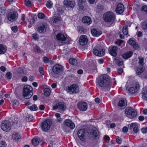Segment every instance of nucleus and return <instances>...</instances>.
Masks as SVG:
<instances>
[{
  "label": "nucleus",
  "mask_w": 147,
  "mask_h": 147,
  "mask_svg": "<svg viewBox=\"0 0 147 147\" xmlns=\"http://www.w3.org/2000/svg\"><path fill=\"white\" fill-rule=\"evenodd\" d=\"M98 85V88L102 91L109 90L111 86L109 77L105 74L101 75L100 77Z\"/></svg>",
  "instance_id": "f257e3e1"
},
{
  "label": "nucleus",
  "mask_w": 147,
  "mask_h": 147,
  "mask_svg": "<svg viewBox=\"0 0 147 147\" xmlns=\"http://www.w3.org/2000/svg\"><path fill=\"white\" fill-rule=\"evenodd\" d=\"M33 94L32 88L29 85L24 86L23 91V96L25 99H29L30 98Z\"/></svg>",
  "instance_id": "f03ea898"
},
{
  "label": "nucleus",
  "mask_w": 147,
  "mask_h": 147,
  "mask_svg": "<svg viewBox=\"0 0 147 147\" xmlns=\"http://www.w3.org/2000/svg\"><path fill=\"white\" fill-rule=\"evenodd\" d=\"M79 88L78 85L74 84L66 88L67 91L70 94H75L79 91Z\"/></svg>",
  "instance_id": "7ed1b4c3"
},
{
  "label": "nucleus",
  "mask_w": 147,
  "mask_h": 147,
  "mask_svg": "<svg viewBox=\"0 0 147 147\" xmlns=\"http://www.w3.org/2000/svg\"><path fill=\"white\" fill-rule=\"evenodd\" d=\"M54 35L56 36V39L60 43H64L66 40L67 37L66 35H64L61 33H57V31H55Z\"/></svg>",
  "instance_id": "20e7f679"
},
{
  "label": "nucleus",
  "mask_w": 147,
  "mask_h": 147,
  "mask_svg": "<svg viewBox=\"0 0 147 147\" xmlns=\"http://www.w3.org/2000/svg\"><path fill=\"white\" fill-rule=\"evenodd\" d=\"M52 124V121L50 119H48L44 122L41 125V127L43 131H47L50 128Z\"/></svg>",
  "instance_id": "39448f33"
},
{
  "label": "nucleus",
  "mask_w": 147,
  "mask_h": 147,
  "mask_svg": "<svg viewBox=\"0 0 147 147\" xmlns=\"http://www.w3.org/2000/svg\"><path fill=\"white\" fill-rule=\"evenodd\" d=\"M11 125L10 123L7 121H5L2 122L1 124L2 129L4 131H7L11 129Z\"/></svg>",
  "instance_id": "423d86ee"
},
{
  "label": "nucleus",
  "mask_w": 147,
  "mask_h": 147,
  "mask_svg": "<svg viewBox=\"0 0 147 147\" xmlns=\"http://www.w3.org/2000/svg\"><path fill=\"white\" fill-rule=\"evenodd\" d=\"M63 67L60 65L56 64L53 67L52 70L55 74H59L63 70Z\"/></svg>",
  "instance_id": "0eeeda50"
},
{
  "label": "nucleus",
  "mask_w": 147,
  "mask_h": 147,
  "mask_svg": "<svg viewBox=\"0 0 147 147\" xmlns=\"http://www.w3.org/2000/svg\"><path fill=\"white\" fill-rule=\"evenodd\" d=\"M125 113L128 115H131L133 117H134L137 115V112L130 107H127L125 109Z\"/></svg>",
  "instance_id": "6e6552de"
},
{
  "label": "nucleus",
  "mask_w": 147,
  "mask_h": 147,
  "mask_svg": "<svg viewBox=\"0 0 147 147\" xmlns=\"http://www.w3.org/2000/svg\"><path fill=\"white\" fill-rule=\"evenodd\" d=\"M53 108L54 110L58 109L61 111H63L66 109V106L65 104L63 102H59L53 106Z\"/></svg>",
  "instance_id": "1a4fd4ad"
},
{
  "label": "nucleus",
  "mask_w": 147,
  "mask_h": 147,
  "mask_svg": "<svg viewBox=\"0 0 147 147\" xmlns=\"http://www.w3.org/2000/svg\"><path fill=\"white\" fill-rule=\"evenodd\" d=\"M118 48L115 46L110 47L108 49L109 53L113 57H116L117 55Z\"/></svg>",
  "instance_id": "9d476101"
},
{
  "label": "nucleus",
  "mask_w": 147,
  "mask_h": 147,
  "mask_svg": "<svg viewBox=\"0 0 147 147\" xmlns=\"http://www.w3.org/2000/svg\"><path fill=\"white\" fill-rule=\"evenodd\" d=\"M93 51L95 55L99 57L103 56L105 53V50L103 49H100L99 50L94 49Z\"/></svg>",
  "instance_id": "9b49d317"
},
{
  "label": "nucleus",
  "mask_w": 147,
  "mask_h": 147,
  "mask_svg": "<svg viewBox=\"0 0 147 147\" xmlns=\"http://www.w3.org/2000/svg\"><path fill=\"white\" fill-rule=\"evenodd\" d=\"M78 108L82 111L86 110L88 108V106L86 102H81L78 104Z\"/></svg>",
  "instance_id": "f8f14e48"
},
{
  "label": "nucleus",
  "mask_w": 147,
  "mask_h": 147,
  "mask_svg": "<svg viewBox=\"0 0 147 147\" xmlns=\"http://www.w3.org/2000/svg\"><path fill=\"white\" fill-rule=\"evenodd\" d=\"M85 131L83 129L79 130L78 132V135L79 138L82 141L84 140Z\"/></svg>",
  "instance_id": "ddd939ff"
},
{
  "label": "nucleus",
  "mask_w": 147,
  "mask_h": 147,
  "mask_svg": "<svg viewBox=\"0 0 147 147\" xmlns=\"http://www.w3.org/2000/svg\"><path fill=\"white\" fill-rule=\"evenodd\" d=\"M63 3L64 5L66 7H70L71 8H73L75 4L74 1L69 0H64Z\"/></svg>",
  "instance_id": "4468645a"
},
{
  "label": "nucleus",
  "mask_w": 147,
  "mask_h": 147,
  "mask_svg": "<svg viewBox=\"0 0 147 147\" xmlns=\"http://www.w3.org/2000/svg\"><path fill=\"white\" fill-rule=\"evenodd\" d=\"M140 86L138 82L135 83V88L131 87L127 89L128 91L131 93L133 94L136 92L139 89Z\"/></svg>",
  "instance_id": "2eb2a0df"
},
{
  "label": "nucleus",
  "mask_w": 147,
  "mask_h": 147,
  "mask_svg": "<svg viewBox=\"0 0 147 147\" xmlns=\"http://www.w3.org/2000/svg\"><path fill=\"white\" fill-rule=\"evenodd\" d=\"M63 123L64 125L70 127L71 129H73L75 127L74 124L70 119H66L64 121Z\"/></svg>",
  "instance_id": "dca6fc26"
},
{
  "label": "nucleus",
  "mask_w": 147,
  "mask_h": 147,
  "mask_svg": "<svg viewBox=\"0 0 147 147\" xmlns=\"http://www.w3.org/2000/svg\"><path fill=\"white\" fill-rule=\"evenodd\" d=\"M124 10V7L123 5L121 3H119L117 5L116 11L117 13L120 14L123 13Z\"/></svg>",
  "instance_id": "f3484780"
},
{
  "label": "nucleus",
  "mask_w": 147,
  "mask_h": 147,
  "mask_svg": "<svg viewBox=\"0 0 147 147\" xmlns=\"http://www.w3.org/2000/svg\"><path fill=\"white\" fill-rule=\"evenodd\" d=\"M88 42L87 37L86 36H81L80 38L79 42L80 44L82 45H84L86 44Z\"/></svg>",
  "instance_id": "a211bd4d"
},
{
  "label": "nucleus",
  "mask_w": 147,
  "mask_h": 147,
  "mask_svg": "<svg viewBox=\"0 0 147 147\" xmlns=\"http://www.w3.org/2000/svg\"><path fill=\"white\" fill-rule=\"evenodd\" d=\"M115 15L112 12H107L105 13L103 16V18H115Z\"/></svg>",
  "instance_id": "6ab92c4d"
},
{
  "label": "nucleus",
  "mask_w": 147,
  "mask_h": 147,
  "mask_svg": "<svg viewBox=\"0 0 147 147\" xmlns=\"http://www.w3.org/2000/svg\"><path fill=\"white\" fill-rule=\"evenodd\" d=\"M47 27V25L46 24H42L38 27L37 30L40 33H43L46 32Z\"/></svg>",
  "instance_id": "aec40b11"
},
{
  "label": "nucleus",
  "mask_w": 147,
  "mask_h": 147,
  "mask_svg": "<svg viewBox=\"0 0 147 147\" xmlns=\"http://www.w3.org/2000/svg\"><path fill=\"white\" fill-rule=\"evenodd\" d=\"M129 128L130 129H133L135 133H137L139 129L138 125L135 123H131L130 125Z\"/></svg>",
  "instance_id": "412c9836"
},
{
  "label": "nucleus",
  "mask_w": 147,
  "mask_h": 147,
  "mask_svg": "<svg viewBox=\"0 0 147 147\" xmlns=\"http://www.w3.org/2000/svg\"><path fill=\"white\" fill-rule=\"evenodd\" d=\"M126 106V101L124 100H120L118 104V108L120 109H124Z\"/></svg>",
  "instance_id": "4be33fe9"
},
{
  "label": "nucleus",
  "mask_w": 147,
  "mask_h": 147,
  "mask_svg": "<svg viewBox=\"0 0 147 147\" xmlns=\"http://www.w3.org/2000/svg\"><path fill=\"white\" fill-rule=\"evenodd\" d=\"M144 70V68L143 66L140 65L136 68L135 71L136 74L139 75L143 72Z\"/></svg>",
  "instance_id": "5701e85b"
},
{
  "label": "nucleus",
  "mask_w": 147,
  "mask_h": 147,
  "mask_svg": "<svg viewBox=\"0 0 147 147\" xmlns=\"http://www.w3.org/2000/svg\"><path fill=\"white\" fill-rule=\"evenodd\" d=\"M18 13L15 12H11L8 13L7 17L8 18H16L18 17Z\"/></svg>",
  "instance_id": "b1692460"
},
{
  "label": "nucleus",
  "mask_w": 147,
  "mask_h": 147,
  "mask_svg": "<svg viewBox=\"0 0 147 147\" xmlns=\"http://www.w3.org/2000/svg\"><path fill=\"white\" fill-rule=\"evenodd\" d=\"M142 94L143 99L146 100L147 99V86L143 88Z\"/></svg>",
  "instance_id": "393cba45"
},
{
  "label": "nucleus",
  "mask_w": 147,
  "mask_h": 147,
  "mask_svg": "<svg viewBox=\"0 0 147 147\" xmlns=\"http://www.w3.org/2000/svg\"><path fill=\"white\" fill-rule=\"evenodd\" d=\"M91 33L93 36H99L101 34L100 31L97 30L95 28H93L91 30Z\"/></svg>",
  "instance_id": "a878e982"
},
{
  "label": "nucleus",
  "mask_w": 147,
  "mask_h": 147,
  "mask_svg": "<svg viewBox=\"0 0 147 147\" xmlns=\"http://www.w3.org/2000/svg\"><path fill=\"white\" fill-rule=\"evenodd\" d=\"M133 54V53L131 51L128 52L126 53L123 54L122 57L124 59H127L131 57Z\"/></svg>",
  "instance_id": "bb28decb"
},
{
  "label": "nucleus",
  "mask_w": 147,
  "mask_h": 147,
  "mask_svg": "<svg viewBox=\"0 0 147 147\" xmlns=\"http://www.w3.org/2000/svg\"><path fill=\"white\" fill-rule=\"evenodd\" d=\"M128 43L132 45L134 48H139V45L136 44V42L135 41L132 40L131 39H130L128 41Z\"/></svg>",
  "instance_id": "cd10ccee"
},
{
  "label": "nucleus",
  "mask_w": 147,
  "mask_h": 147,
  "mask_svg": "<svg viewBox=\"0 0 147 147\" xmlns=\"http://www.w3.org/2000/svg\"><path fill=\"white\" fill-rule=\"evenodd\" d=\"M12 137L15 140L17 141L21 139L22 136L19 133H14L12 135Z\"/></svg>",
  "instance_id": "c85d7f7f"
},
{
  "label": "nucleus",
  "mask_w": 147,
  "mask_h": 147,
  "mask_svg": "<svg viewBox=\"0 0 147 147\" xmlns=\"http://www.w3.org/2000/svg\"><path fill=\"white\" fill-rule=\"evenodd\" d=\"M7 50V48L6 46H3L2 44H0V54H4Z\"/></svg>",
  "instance_id": "c756f323"
},
{
  "label": "nucleus",
  "mask_w": 147,
  "mask_h": 147,
  "mask_svg": "<svg viewBox=\"0 0 147 147\" xmlns=\"http://www.w3.org/2000/svg\"><path fill=\"white\" fill-rule=\"evenodd\" d=\"M90 134H92L94 137L95 138L98 137L99 135L98 131L96 128L93 129L90 132Z\"/></svg>",
  "instance_id": "7c9ffc66"
},
{
  "label": "nucleus",
  "mask_w": 147,
  "mask_h": 147,
  "mask_svg": "<svg viewBox=\"0 0 147 147\" xmlns=\"http://www.w3.org/2000/svg\"><path fill=\"white\" fill-rule=\"evenodd\" d=\"M40 139L37 138H35L32 140V145L34 146H36L39 143Z\"/></svg>",
  "instance_id": "2f4dec72"
},
{
  "label": "nucleus",
  "mask_w": 147,
  "mask_h": 147,
  "mask_svg": "<svg viewBox=\"0 0 147 147\" xmlns=\"http://www.w3.org/2000/svg\"><path fill=\"white\" fill-rule=\"evenodd\" d=\"M51 90L48 88H46L44 89V94L45 96H48L50 94Z\"/></svg>",
  "instance_id": "473e14b6"
},
{
  "label": "nucleus",
  "mask_w": 147,
  "mask_h": 147,
  "mask_svg": "<svg viewBox=\"0 0 147 147\" xmlns=\"http://www.w3.org/2000/svg\"><path fill=\"white\" fill-rule=\"evenodd\" d=\"M141 27L144 30L147 29V20L142 22L141 25Z\"/></svg>",
  "instance_id": "72a5a7b5"
},
{
  "label": "nucleus",
  "mask_w": 147,
  "mask_h": 147,
  "mask_svg": "<svg viewBox=\"0 0 147 147\" xmlns=\"http://www.w3.org/2000/svg\"><path fill=\"white\" fill-rule=\"evenodd\" d=\"M69 62L72 65H76L78 64L77 61L76 59L71 58L70 59Z\"/></svg>",
  "instance_id": "f704fd0d"
},
{
  "label": "nucleus",
  "mask_w": 147,
  "mask_h": 147,
  "mask_svg": "<svg viewBox=\"0 0 147 147\" xmlns=\"http://www.w3.org/2000/svg\"><path fill=\"white\" fill-rule=\"evenodd\" d=\"M82 21L84 24L89 25L92 23L91 19H82Z\"/></svg>",
  "instance_id": "c9c22d12"
},
{
  "label": "nucleus",
  "mask_w": 147,
  "mask_h": 147,
  "mask_svg": "<svg viewBox=\"0 0 147 147\" xmlns=\"http://www.w3.org/2000/svg\"><path fill=\"white\" fill-rule=\"evenodd\" d=\"M127 29L128 27L127 26H124L123 27L122 32L123 34L125 35H126L128 34Z\"/></svg>",
  "instance_id": "e433bc0d"
},
{
  "label": "nucleus",
  "mask_w": 147,
  "mask_h": 147,
  "mask_svg": "<svg viewBox=\"0 0 147 147\" xmlns=\"http://www.w3.org/2000/svg\"><path fill=\"white\" fill-rule=\"evenodd\" d=\"M115 19H103L104 21L111 24H113Z\"/></svg>",
  "instance_id": "4c0bfd02"
},
{
  "label": "nucleus",
  "mask_w": 147,
  "mask_h": 147,
  "mask_svg": "<svg viewBox=\"0 0 147 147\" xmlns=\"http://www.w3.org/2000/svg\"><path fill=\"white\" fill-rule=\"evenodd\" d=\"M28 107L31 111H36L38 109L37 107L35 105H33L30 107Z\"/></svg>",
  "instance_id": "58836bf2"
},
{
  "label": "nucleus",
  "mask_w": 147,
  "mask_h": 147,
  "mask_svg": "<svg viewBox=\"0 0 147 147\" xmlns=\"http://www.w3.org/2000/svg\"><path fill=\"white\" fill-rule=\"evenodd\" d=\"M138 59L139 61L138 63L140 65L143 66L144 64V59L143 58L141 57H138Z\"/></svg>",
  "instance_id": "ea45409f"
},
{
  "label": "nucleus",
  "mask_w": 147,
  "mask_h": 147,
  "mask_svg": "<svg viewBox=\"0 0 147 147\" xmlns=\"http://www.w3.org/2000/svg\"><path fill=\"white\" fill-rule=\"evenodd\" d=\"M46 5L48 8H51L52 6L53 3L51 1L49 0L47 1L46 4Z\"/></svg>",
  "instance_id": "a19ab883"
},
{
  "label": "nucleus",
  "mask_w": 147,
  "mask_h": 147,
  "mask_svg": "<svg viewBox=\"0 0 147 147\" xmlns=\"http://www.w3.org/2000/svg\"><path fill=\"white\" fill-rule=\"evenodd\" d=\"M140 10L142 11L145 12L147 14V5H144L142 6L140 8Z\"/></svg>",
  "instance_id": "79ce46f5"
},
{
  "label": "nucleus",
  "mask_w": 147,
  "mask_h": 147,
  "mask_svg": "<svg viewBox=\"0 0 147 147\" xmlns=\"http://www.w3.org/2000/svg\"><path fill=\"white\" fill-rule=\"evenodd\" d=\"M52 20L50 21L51 24L56 23L57 22L60 21L61 20L59 19H51Z\"/></svg>",
  "instance_id": "37998d69"
},
{
  "label": "nucleus",
  "mask_w": 147,
  "mask_h": 147,
  "mask_svg": "<svg viewBox=\"0 0 147 147\" xmlns=\"http://www.w3.org/2000/svg\"><path fill=\"white\" fill-rule=\"evenodd\" d=\"M25 5L28 7H30L31 5V3L29 0H25Z\"/></svg>",
  "instance_id": "c03bdc74"
},
{
  "label": "nucleus",
  "mask_w": 147,
  "mask_h": 147,
  "mask_svg": "<svg viewBox=\"0 0 147 147\" xmlns=\"http://www.w3.org/2000/svg\"><path fill=\"white\" fill-rule=\"evenodd\" d=\"M5 76L8 79H10L12 77L11 73L10 72H7Z\"/></svg>",
  "instance_id": "a18cd8bd"
},
{
  "label": "nucleus",
  "mask_w": 147,
  "mask_h": 147,
  "mask_svg": "<svg viewBox=\"0 0 147 147\" xmlns=\"http://www.w3.org/2000/svg\"><path fill=\"white\" fill-rule=\"evenodd\" d=\"M37 16L38 18H44L45 17V15L42 13H39Z\"/></svg>",
  "instance_id": "49530a36"
},
{
  "label": "nucleus",
  "mask_w": 147,
  "mask_h": 147,
  "mask_svg": "<svg viewBox=\"0 0 147 147\" xmlns=\"http://www.w3.org/2000/svg\"><path fill=\"white\" fill-rule=\"evenodd\" d=\"M43 61L45 63H47L49 62V58L46 56H44L43 57Z\"/></svg>",
  "instance_id": "de8ad7c7"
},
{
  "label": "nucleus",
  "mask_w": 147,
  "mask_h": 147,
  "mask_svg": "<svg viewBox=\"0 0 147 147\" xmlns=\"http://www.w3.org/2000/svg\"><path fill=\"white\" fill-rule=\"evenodd\" d=\"M35 51L37 53H40L41 52L40 48L37 46H36L34 48Z\"/></svg>",
  "instance_id": "09e8293b"
},
{
  "label": "nucleus",
  "mask_w": 147,
  "mask_h": 147,
  "mask_svg": "<svg viewBox=\"0 0 147 147\" xmlns=\"http://www.w3.org/2000/svg\"><path fill=\"white\" fill-rule=\"evenodd\" d=\"M37 20L36 19H29L28 21L31 24L34 23Z\"/></svg>",
  "instance_id": "8fccbe9b"
},
{
  "label": "nucleus",
  "mask_w": 147,
  "mask_h": 147,
  "mask_svg": "<svg viewBox=\"0 0 147 147\" xmlns=\"http://www.w3.org/2000/svg\"><path fill=\"white\" fill-rule=\"evenodd\" d=\"M15 20V19H5V21L8 23L10 24L11 22L14 21Z\"/></svg>",
  "instance_id": "3c124183"
},
{
  "label": "nucleus",
  "mask_w": 147,
  "mask_h": 147,
  "mask_svg": "<svg viewBox=\"0 0 147 147\" xmlns=\"http://www.w3.org/2000/svg\"><path fill=\"white\" fill-rule=\"evenodd\" d=\"M103 9V7L102 6H98L97 7V11H101Z\"/></svg>",
  "instance_id": "603ef678"
},
{
  "label": "nucleus",
  "mask_w": 147,
  "mask_h": 147,
  "mask_svg": "<svg viewBox=\"0 0 147 147\" xmlns=\"http://www.w3.org/2000/svg\"><path fill=\"white\" fill-rule=\"evenodd\" d=\"M6 143L4 141L0 142V146L2 147H5L6 145Z\"/></svg>",
  "instance_id": "864d4df0"
},
{
  "label": "nucleus",
  "mask_w": 147,
  "mask_h": 147,
  "mask_svg": "<svg viewBox=\"0 0 147 147\" xmlns=\"http://www.w3.org/2000/svg\"><path fill=\"white\" fill-rule=\"evenodd\" d=\"M86 0H78V5H82L86 2Z\"/></svg>",
  "instance_id": "5fc2aeb1"
},
{
  "label": "nucleus",
  "mask_w": 147,
  "mask_h": 147,
  "mask_svg": "<svg viewBox=\"0 0 147 147\" xmlns=\"http://www.w3.org/2000/svg\"><path fill=\"white\" fill-rule=\"evenodd\" d=\"M11 30L13 32L16 33L18 30V27L17 26L12 27L11 28Z\"/></svg>",
  "instance_id": "6e6d98bb"
},
{
  "label": "nucleus",
  "mask_w": 147,
  "mask_h": 147,
  "mask_svg": "<svg viewBox=\"0 0 147 147\" xmlns=\"http://www.w3.org/2000/svg\"><path fill=\"white\" fill-rule=\"evenodd\" d=\"M57 11L58 13H62L63 12V10L61 7H60L57 8Z\"/></svg>",
  "instance_id": "4d7b16f0"
},
{
  "label": "nucleus",
  "mask_w": 147,
  "mask_h": 147,
  "mask_svg": "<svg viewBox=\"0 0 147 147\" xmlns=\"http://www.w3.org/2000/svg\"><path fill=\"white\" fill-rule=\"evenodd\" d=\"M123 42V40H119L116 41L115 43L117 44L119 46H120V45Z\"/></svg>",
  "instance_id": "13d9d810"
},
{
  "label": "nucleus",
  "mask_w": 147,
  "mask_h": 147,
  "mask_svg": "<svg viewBox=\"0 0 147 147\" xmlns=\"http://www.w3.org/2000/svg\"><path fill=\"white\" fill-rule=\"evenodd\" d=\"M39 71L41 75H44V71L42 67H39Z\"/></svg>",
  "instance_id": "bf43d9fd"
},
{
  "label": "nucleus",
  "mask_w": 147,
  "mask_h": 147,
  "mask_svg": "<svg viewBox=\"0 0 147 147\" xmlns=\"http://www.w3.org/2000/svg\"><path fill=\"white\" fill-rule=\"evenodd\" d=\"M61 18L60 15L57 13L55 14L53 16V18Z\"/></svg>",
  "instance_id": "052dcab7"
},
{
  "label": "nucleus",
  "mask_w": 147,
  "mask_h": 147,
  "mask_svg": "<svg viewBox=\"0 0 147 147\" xmlns=\"http://www.w3.org/2000/svg\"><path fill=\"white\" fill-rule=\"evenodd\" d=\"M128 128L127 127L125 126L122 129V131L124 133H126L128 131Z\"/></svg>",
  "instance_id": "680f3d73"
},
{
  "label": "nucleus",
  "mask_w": 147,
  "mask_h": 147,
  "mask_svg": "<svg viewBox=\"0 0 147 147\" xmlns=\"http://www.w3.org/2000/svg\"><path fill=\"white\" fill-rule=\"evenodd\" d=\"M136 34L137 36L139 37L142 36V33L141 31H138Z\"/></svg>",
  "instance_id": "e2e57ef3"
},
{
  "label": "nucleus",
  "mask_w": 147,
  "mask_h": 147,
  "mask_svg": "<svg viewBox=\"0 0 147 147\" xmlns=\"http://www.w3.org/2000/svg\"><path fill=\"white\" fill-rule=\"evenodd\" d=\"M28 80V78L26 76H24L22 79V81L23 82H26Z\"/></svg>",
  "instance_id": "0e129e2a"
},
{
  "label": "nucleus",
  "mask_w": 147,
  "mask_h": 147,
  "mask_svg": "<svg viewBox=\"0 0 147 147\" xmlns=\"http://www.w3.org/2000/svg\"><path fill=\"white\" fill-rule=\"evenodd\" d=\"M141 131L144 134H145L147 132V130L145 128H142L141 129Z\"/></svg>",
  "instance_id": "69168bd1"
},
{
  "label": "nucleus",
  "mask_w": 147,
  "mask_h": 147,
  "mask_svg": "<svg viewBox=\"0 0 147 147\" xmlns=\"http://www.w3.org/2000/svg\"><path fill=\"white\" fill-rule=\"evenodd\" d=\"M32 37L34 39H38V37L37 36V34H32Z\"/></svg>",
  "instance_id": "338daca9"
},
{
  "label": "nucleus",
  "mask_w": 147,
  "mask_h": 147,
  "mask_svg": "<svg viewBox=\"0 0 147 147\" xmlns=\"http://www.w3.org/2000/svg\"><path fill=\"white\" fill-rule=\"evenodd\" d=\"M94 100L96 103H98L100 102V99L98 98H95Z\"/></svg>",
  "instance_id": "774afa93"
}]
</instances>
